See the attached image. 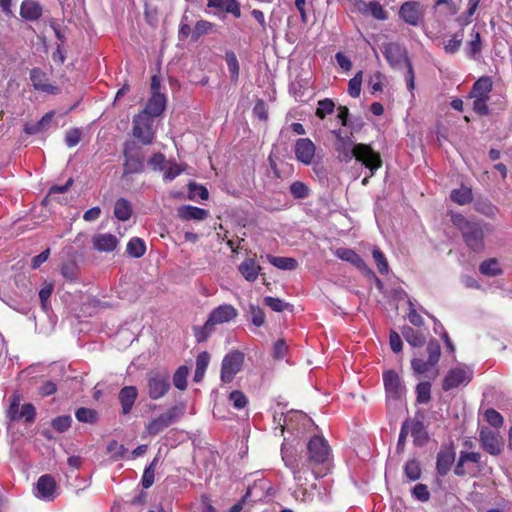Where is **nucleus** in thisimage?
Masks as SVG:
<instances>
[{"mask_svg": "<svg viewBox=\"0 0 512 512\" xmlns=\"http://www.w3.org/2000/svg\"><path fill=\"white\" fill-rule=\"evenodd\" d=\"M305 459H298L285 443L281 446L284 465L291 471L295 482H302L309 472L314 478L324 477L331 469V449L323 436L314 435L306 445Z\"/></svg>", "mask_w": 512, "mask_h": 512, "instance_id": "1", "label": "nucleus"}, {"mask_svg": "<svg viewBox=\"0 0 512 512\" xmlns=\"http://www.w3.org/2000/svg\"><path fill=\"white\" fill-rule=\"evenodd\" d=\"M335 137V150L338 153V158L342 162H350L353 158L360 161L367 168L370 169V176L381 167L382 161L378 153L366 144H356L352 140L351 135H343L340 129L331 131Z\"/></svg>", "mask_w": 512, "mask_h": 512, "instance_id": "2", "label": "nucleus"}, {"mask_svg": "<svg viewBox=\"0 0 512 512\" xmlns=\"http://www.w3.org/2000/svg\"><path fill=\"white\" fill-rule=\"evenodd\" d=\"M238 316V310L231 304H222L214 309L208 315L204 325L196 332L197 340L204 341L215 330L216 325L228 323Z\"/></svg>", "mask_w": 512, "mask_h": 512, "instance_id": "3", "label": "nucleus"}, {"mask_svg": "<svg viewBox=\"0 0 512 512\" xmlns=\"http://www.w3.org/2000/svg\"><path fill=\"white\" fill-rule=\"evenodd\" d=\"M123 175L139 174L144 171V154L142 148L134 141H126L123 147Z\"/></svg>", "mask_w": 512, "mask_h": 512, "instance_id": "4", "label": "nucleus"}, {"mask_svg": "<svg viewBox=\"0 0 512 512\" xmlns=\"http://www.w3.org/2000/svg\"><path fill=\"white\" fill-rule=\"evenodd\" d=\"M383 383L388 409L396 408L406 392L402 379L394 370H386L383 372Z\"/></svg>", "mask_w": 512, "mask_h": 512, "instance_id": "5", "label": "nucleus"}, {"mask_svg": "<svg viewBox=\"0 0 512 512\" xmlns=\"http://www.w3.org/2000/svg\"><path fill=\"white\" fill-rule=\"evenodd\" d=\"M454 223L461 230L465 243L473 251L479 252L483 249V231L477 223L470 222L461 215L454 218Z\"/></svg>", "mask_w": 512, "mask_h": 512, "instance_id": "6", "label": "nucleus"}, {"mask_svg": "<svg viewBox=\"0 0 512 512\" xmlns=\"http://www.w3.org/2000/svg\"><path fill=\"white\" fill-rule=\"evenodd\" d=\"M185 408L182 405H175L166 412L149 421L145 427L150 436H156L166 428L176 423L184 414Z\"/></svg>", "mask_w": 512, "mask_h": 512, "instance_id": "7", "label": "nucleus"}, {"mask_svg": "<svg viewBox=\"0 0 512 512\" xmlns=\"http://www.w3.org/2000/svg\"><path fill=\"white\" fill-rule=\"evenodd\" d=\"M154 121L155 118L142 112L133 117L132 134L143 145H150L154 142L156 134Z\"/></svg>", "mask_w": 512, "mask_h": 512, "instance_id": "8", "label": "nucleus"}, {"mask_svg": "<svg viewBox=\"0 0 512 512\" xmlns=\"http://www.w3.org/2000/svg\"><path fill=\"white\" fill-rule=\"evenodd\" d=\"M426 351L428 359L425 361L420 357H415L411 361L412 369L417 374H424L435 368L439 362L441 355L440 344L437 340L432 339L428 342Z\"/></svg>", "mask_w": 512, "mask_h": 512, "instance_id": "9", "label": "nucleus"}, {"mask_svg": "<svg viewBox=\"0 0 512 512\" xmlns=\"http://www.w3.org/2000/svg\"><path fill=\"white\" fill-rule=\"evenodd\" d=\"M170 389V376L166 371H151L147 375L148 395L152 400L162 398Z\"/></svg>", "mask_w": 512, "mask_h": 512, "instance_id": "10", "label": "nucleus"}, {"mask_svg": "<svg viewBox=\"0 0 512 512\" xmlns=\"http://www.w3.org/2000/svg\"><path fill=\"white\" fill-rule=\"evenodd\" d=\"M244 358V353L239 350H233L224 356L220 376L223 383H230L233 381L236 374L242 369Z\"/></svg>", "mask_w": 512, "mask_h": 512, "instance_id": "11", "label": "nucleus"}, {"mask_svg": "<svg viewBox=\"0 0 512 512\" xmlns=\"http://www.w3.org/2000/svg\"><path fill=\"white\" fill-rule=\"evenodd\" d=\"M473 369L466 365H459L448 371L445 376L442 388L444 391L468 385L473 378Z\"/></svg>", "mask_w": 512, "mask_h": 512, "instance_id": "12", "label": "nucleus"}, {"mask_svg": "<svg viewBox=\"0 0 512 512\" xmlns=\"http://www.w3.org/2000/svg\"><path fill=\"white\" fill-rule=\"evenodd\" d=\"M282 432L286 429L289 432L302 434L305 430L313 426L311 418L300 411H292L284 416Z\"/></svg>", "mask_w": 512, "mask_h": 512, "instance_id": "13", "label": "nucleus"}, {"mask_svg": "<svg viewBox=\"0 0 512 512\" xmlns=\"http://www.w3.org/2000/svg\"><path fill=\"white\" fill-rule=\"evenodd\" d=\"M482 448L490 455L497 456L502 452L503 443L499 434L488 428H482L479 433Z\"/></svg>", "mask_w": 512, "mask_h": 512, "instance_id": "14", "label": "nucleus"}, {"mask_svg": "<svg viewBox=\"0 0 512 512\" xmlns=\"http://www.w3.org/2000/svg\"><path fill=\"white\" fill-rule=\"evenodd\" d=\"M316 146L309 138H299L294 145L296 159L304 165H311L315 156Z\"/></svg>", "mask_w": 512, "mask_h": 512, "instance_id": "15", "label": "nucleus"}, {"mask_svg": "<svg viewBox=\"0 0 512 512\" xmlns=\"http://www.w3.org/2000/svg\"><path fill=\"white\" fill-rule=\"evenodd\" d=\"M424 11L419 2L409 1L401 5L399 16L408 24L417 26L422 20Z\"/></svg>", "mask_w": 512, "mask_h": 512, "instance_id": "16", "label": "nucleus"}, {"mask_svg": "<svg viewBox=\"0 0 512 512\" xmlns=\"http://www.w3.org/2000/svg\"><path fill=\"white\" fill-rule=\"evenodd\" d=\"M57 484L55 479L45 474L39 477L36 483V497L46 501H52L55 499L57 493Z\"/></svg>", "mask_w": 512, "mask_h": 512, "instance_id": "17", "label": "nucleus"}, {"mask_svg": "<svg viewBox=\"0 0 512 512\" xmlns=\"http://www.w3.org/2000/svg\"><path fill=\"white\" fill-rule=\"evenodd\" d=\"M30 80L35 90L46 94L55 95L59 92V88L48 83L47 75L40 68H33L30 71Z\"/></svg>", "mask_w": 512, "mask_h": 512, "instance_id": "18", "label": "nucleus"}, {"mask_svg": "<svg viewBox=\"0 0 512 512\" xmlns=\"http://www.w3.org/2000/svg\"><path fill=\"white\" fill-rule=\"evenodd\" d=\"M166 107V97L163 93H152L144 109L141 111L153 118L159 117Z\"/></svg>", "mask_w": 512, "mask_h": 512, "instance_id": "19", "label": "nucleus"}, {"mask_svg": "<svg viewBox=\"0 0 512 512\" xmlns=\"http://www.w3.org/2000/svg\"><path fill=\"white\" fill-rule=\"evenodd\" d=\"M137 397L138 390L135 386H125L119 391L118 400L123 415H128L132 411Z\"/></svg>", "mask_w": 512, "mask_h": 512, "instance_id": "20", "label": "nucleus"}, {"mask_svg": "<svg viewBox=\"0 0 512 512\" xmlns=\"http://www.w3.org/2000/svg\"><path fill=\"white\" fill-rule=\"evenodd\" d=\"M118 243L117 237L110 233L96 234L92 237L93 248L99 252H112Z\"/></svg>", "mask_w": 512, "mask_h": 512, "instance_id": "21", "label": "nucleus"}, {"mask_svg": "<svg viewBox=\"0 0 512 512\" xmlns=\"http://www.w3.org/2000/svg\"><path fill=\"white\" fill-rule=\"evenodd\" d=\"M408 433L413 437L416 446H423L429 439L428 432L422 420H408Z\"/></svg>", "mask_w": 512, "mask_h": 512, "instance_id": "22", "label": "nucleus"}, {"mask_svg": "<svg viewBox=\"0 0 512 512\" xmlns=\"http://www.w3.org/2000/svg\"><path fill=\"white\" fill-rule=\"evenodd\" d=\"M207 6L215 8L218 12H226L234 17L241 16L240 5L237 0H207Z\"/></svg>", "mask_w": 512, "mask_h": 512, "instance_id": "23", "label": "nucleus"}, {"mask_svg": "<svg viewBox=\"0 0 512 512\" xmlns=\"http://www.w3.org/2000/svg\"><path fill=\"white\" fill-rule=\"evenodd\" d=\"M20 15L28 21H36L42 15L41 5L34 0H24L20 7Z\"/></svg>", "mask_w": 512, "mask_h": 512, "instance_id": "24", "label": "nucleus"}, {"mask_svg": "<svg viewBox=\"0 0 512 512\" xmlns=\"http://www.w3.org/2000/svg\"><path fill=\"white\" fill-rule=\"evenodd\" d=\"M383 55L392 67L399 66L404 59H408L400 47L394 43H388L384 46Z\"/></svg>", "mask_w": 512, "mask_h": 512, "instance_id": "25", "label": "nucleus"}, {"mask_svg": "<svg viewBox=\"0 0 512 512\" xmlns=\"http://www.w3.org/2000/svg\"><path fill=\"white\" fill-rule=\"evenodd\" d=\"M241 275L249 282H254L261 270L260 265L254 258H246L238 267Z\"/></svg>", "mask_w": 512, "mask_h": 512, "instance_id": "26", "label": "nucleus"}, {"mask_svg": "<svg viewBox=\"0 0 512 512\" xmlns=\"http://www.w3.org/2000/svg\"><path fill=\"white\" fill-rule=\"evenodd\" d=\"M178 215L183 220H204L208 217L209 212L205 209L184 205L178 209Z\"/></svg>", "mask_w": 512, "mask_h": 512, "instance_id": "27", "label": "nucleus"}, {"mask_svg": "<svg viewBox=\"0 0 512 512\" xmlns=\"http://www.w3.org/2000/svg\"><path fill=\"white\" fill-rule=\"evenodd\" d=\"M480 460L481 455L478 452L461 451L454 473L458 476H464L467 473L464 468L465 464H467L468 462L478 464Z\"/></svg>", "mask_w": 512, "mask_h": 512, "instance_id": "28", "label": "nucleus"}, {"mask_svg": "<svg viewBox=\"0 0 512 512\" xmlns=\"http://www.w3.org/2000/svg\"><path fill=\"white\" fill-rule=\"evenodd\" d=\"M455 460V453L452 450L441 451L437 455L436 469L439 475L448 473Z\"/></svg>", "mask_w": 512, "mask_h": 512, "instance_id": "29", "label": "nucleus"}, {"mask_svg": "<svg viewBox=\"0 0 512 512\" xmlns=\"http://www.w3.org/2000/svg\"><path fill=\"white\" fill-rule=\"evenodd\" d=\"M492 90V81L490 77H481L474 84L470 92V97L489 98Z\"/></svg>", "mask_w": 512, "mask_h": 512, "instance_id": "30", "label": "nucleus"}, {"mask_svg": "<svg viewBox=\"0 0 512 512\" xmlns=\"http://www.w3.org/2000/svg\"><path fill=\"white\" fill-rule=\"evenodd\" d=\"M471 39L466 43L465 53L471 59H477L482 51V42L480 33L472 29L470 34Z\"/></svg>", "mask_w": 512, "mask_h": 512, "instance_id": "31", "label": "nucleus"}, {"mask_svg": "<svg viewBox=\"0 0 512 512\" xmlns=\"http://www.w3.org/2000/svg\"><path fill=\"white\" fill-rule=\"evenodd\" d=\"M114 215L119 221H127L132 215V205L125 198H119L114 205Z\"/></svg>", "mask_w": 512, "mask_h": 512, "instance_id": "32", "label": "nucleus"}, {"mask_svg": "<svg viewBox=\"0 0 512 512\" xmlns=\"http://www.w3.org/2000/svg\"><path fill=\"white\" fill-rule=\"evenodd\" d=\"M401 333L404 339L413 347H421L425 343V337L423 334L414 330L410 326H403Z\"/></svg>", "mask_w": 512, "mask_h": 512, "instance_id": "33", "label": "nucleus"}, {"mask_svg": "<svg viewBox=\"0 0 512 512\" xmlns=\"http://www.w3.org/2000/svg\"><path fill=\"white\" fill-rule=\"evenodd\" d=\"M127 253L133 258H140L146 252L145 242L139 237H133L127 243Z\"/></svg>", "mask_w": 512, "mask_h": 512, "instance_id": "34", "label": "nucleus"}, {"mask_svg": "<svg viewBox=\"0 0 512 512\" xmlns=\"http://www.w3.org/2000/svg\"><path fill=\"white\" fill-rule=\"evenodd\" d=\"M209 361H210V355L208 352H205V351L201 352L197 356L196 369H195V374H194L195 382H200L203 379L206 369L208 367Z\"/></svg>", "mask_w": 512, "mask_h": 512, "instance_id": "35", "label": "nucleus"}, {"mask_svg": "<svg viewBox=\"0 0 512 512\" xmlns=\"http://www.w3.org/2000/svg\"><path fill=\"white\" fill-rule=\"evenodd\" d=\"M336 255L340 259L350 262L359 268L365 266L363 259L352 249L340 248L337 250Z\"/></svg>", "mask_w": 512, "mask_h": 512, "instance_id": "36", "label": "nucleus"}, {"mask_svg": "<svg viewBox=\"0 0 512 512\" xmlns=\"http://www.w3.org/2000/svg\"><path fill=\"white\" fill-rule=\"evenodd\" d=\"M450 197L455 203L465 205L472 201V190L468 187L462 186L459 189L452 190Z\"/></svg>", "mask_w": 512, "mask_h": 512, "instance_id": "37", "label": "nucleus"}, {"mask_svg": "<svg viewBox=\"0 0 512 512\" xmlns=\"http://www.w3.org/2000/svg\"><path fill=\"white\" fill-rule=\"evenodd\" d=\"M269 262L282 270H294L298 266L296 259L291 257L269 256Z\"/></svg>", "mask_w": 512, "mask_h": 512, "instance_id": "38", "label": "nucleus"}, {"mask_svg": "<svg viewBox=\"0 0 512 512\" xmlns=\"http://www.w3.org/2000/svg\"><path fill=\"white\" fill-rule=\"evenodd\" d=\"M481 274L489 277L497 276L501 273L499 263L495 258L483 261L479 266Z\"/></svg>", "mask_w": 512, "mask_h": 512, "instance_id": "39", "label": "nucleus"}, {"mask_svg": "<svg viewBox=\"0 0 512 512\" xmlns=\"http://www.w3.org/2000/svg\"><path fill=\"white\" fill-rule=\"evenodd\" d=\"M463 41V32L455 33L450 39L444 42V51L447 54H455L461 47Z\"/></svg>", "mask_w": 512, "mask_h": 512, "instance_id": "40", "label": "nucleus"}, {"mask_svg": "<svg viewBox=\"0 0 512 512\" xmlns=\"http://www.w3.org/2000/svg\"><path fill=\"white\" fill-rule=\"evenodd\" d=\"M404 473L409 480H418L421 476V468L419 462L415 459L408 460L404 466Z\"/></svg>", "mask_w": 512, "mask_h": 512, "instance_id": "41", "label": "nucleus"}, {"mask_svg": "<svg viewBox=\"0 0 512 512\" xmlns=\"http://www.w3.org/2000/svg\"><path fill=\"white\" fill-rule=\"evenodd\" d=\"M225 60L231 74V79L233 81H237L239 77V63L235 53L233 51L226 52Z\"/></svg>", "mask_w": 512, "mask_h": 512, "instance_id": "42", "label": "nucleus"}, {"mask_svg": "<svg viewBox=\"0 0 512 512\" xmlns=\"http://www.w3.org/2000/svg\"><path fill=\"white\" fill-rule=\"evenodd\" d=\"M157 463L158 458L155 457L150 465L145 468L141 481L143 488L148 489L153 485Z\"/></svg>", "mask_w": 512, "mask_h": 512, "instance_id": "43", "label": "nucleus"}, {"mask_svg": "<svg viewBox=\"0 0 512 512\" xmlns=\"http://www.w3.org/2000/svg\"><path fill=\"white\" fill-rule=\"evenodd\" d=\"M306 482H307L306 476H305V479H303L301 483L296 482L297 489H295L293 495H294L295 499L298 501L311 502L313 500V493L304 487Z\"/></svg>", "mask_w": 512, "mask_h": 512, "instance_id": "44", "label": "nucleus"}, {"mask_svg": "<svg viewBox=\"0 0 512 512\" xmlns=\"http://www.w3.org/2000/svg\"><path fill=\"white\" fill-rule=\"evenodd\" d=\"M334 109V102L331 99L326 98L318 102L315 115L320 119H324L327 115L332 114L334 112Z\"/></svg>", "mask_w": 512, "mask_h": 512, "instance_id": "45", "label": "nucleus"}, {"mask_svg": "<svg viewBox=\"0 0 512 512\" xmlns=\"http://www.w3.org/2000/svg\"><path fill=\"white\" fill-rule=\"evenodd\" d=\"M75 417L79 422L92 424L97 420V413L93 409L81 407L76 410Z\"/></svg>", "mask_w": 512, "mask_h": 512, "instance_id": "46", "label": "nucleus"}, {"mask_svg": "<svg viewBox=\"0 0 512 512\" xmlns=\"http://www.w3.org/2000/svg\"><path fill=\"white\" fill-rule=\"evenodd\" d=\"M188 368L180 366L173 375V384L179 390H185L187 387Z\"/></svg>", "mask_w": 512, "mask_h": 512, "instance_id": "47", "label": "nucleus"}, {"mask_svg": "<svg viewBox=\"0 0 512 512\" xmlns=\"http://www.w3.org/2000/svg\"><path fill=\"white\" fill-rule=\"evenodd\" d=\"M417 402L427 404L431 399V384L429 382H420L416 387Z\"/></svg>", "mask_w": 512, "mask_h": 512, "instance_id": "48", "label": "nucleus"}, {"mask_svg": "<svg viewBox=\"0 0 512 512\" xmlns=\"http://www.w3.org/2000/svg\"><path fill=\"white\" fill-rule=\"evenodd\" d=\"M248 313L250 320L254 326L261 327L264 325L265 313L259 306L250 304Z\"/></svg>", "mask_w": 512, "mask_h": 512, "instance_id": "49", "label": "nucleus"}, {"mask_svg": "<svg viewBox=\"0 0 512 512\" xmlns=\"http://www.w3.org/2000/svg\"><path fill=\"white\" fill-rule=\"evenodd\" d=\"M366 15H371L377 20H385L387 18L386 11L377 1H371L367 4Z\"/></svg>", "mask_w": 512, "mask_h": 512, "instance_id": "50", "label": "nucleus"}, {"mask_svg": "<svg viewBox=\"0 0 512 512\" xmlns=\"http://www.w3.org/2000/svg\"><path fill=\"white\" fill-rule=\"evenodd\" d=\"M362 76L363 72L359 71L355 74L353 78L349 80L348 83V92L349 95L353 98H357L360 96L361 85H362Z\"/></svg>", "mask_w": 512, "mask_h": 512, "instance_id": "51", "label": "nucleus"}, {"mask_svg": "<svg viewBox=\"0 0 512 512\" xmlns=\"http://www.w3.org/2000/svg\"><path fill=\"white\" fill-rule=\"evenodd\" d=\"M309 188L301 181H295L290 185V193L296 199H304L309 196Z\"/></svg>", "mask_w": 512, "mask_h": 512, "instance_id": "52", "label": "nucleus"}, {"mask_svg": "<svg viewBox=\"0 0 512 512\" xmlns=\"http://www.w3.org/2000/svg\"><path fill=\"white\" fill-rule=\"evenodd\" d=\"M72 423V418L69 415L58 416L52 420V427L59 433L67 431Z\"/></svg>", "mask_w": 512, "mask_h": 512, "instance_id": "53", "label": "nucleus"}, {"mask_svg": "<svg viewBox=\"0 0 512 512\" xmlns=\"http://www.w3.org/2000/svg\"><path fill=\"white\" fill-rule=\"evenodd\" d=\"M208 196V190L204 186L195 183L189 185V198L191 200H206Z\"/></svg>", "mask_w": 512, "mask_h": 512, "instance_id": "54", "label": "nucleus"}, {"mask_svg": "<svg viewBox=\"0 0 512 512\" xmlns=\"http://www.w3.org/2000/svg\"><path fill=\"white\" fill-rule=\"evenodd\" d=\"M212 27H213V24L209 21H206V20L198 21L195 24L194 29L192 31V39L195 41L198 40L199 37H201L202 35L209 33V31L212 29Z\"/></svg>", "mask_w": 512, "mask_h": 512, "instance_id": "55", "label": "nucleus"}, {"mask_svg": "<svg viewBox=\"0 0 512 512\" xmlns=\"http://www.w3.org/2000/svg\"><path fill=\"white\" fill-rule=\"evenodd\" d=\"M229 400L232 402L233 407L238 410L245 408L248 404L246 395L239 390L232 391L229 395Z\"/></svg>", "mask_w": 512, "mask_h": 512, "instance_id": "56", "label": "nucleus"}, {"mask_svg": "<svg viewBox=\"0 0 512 512\" xmlns=\"http://www.w3.org/2000/svg\"><path fill=\"white\" fill-rule=\"evenodd\" d=\"M481 0H468L467 11L459 17L458 21L461 25H468L471 22V18L476 12Z\"/></svg>", "mask_w": 512, "mask_h": 512, "instance_id": "57", "label": "nucleus"}, {"mask_svg": "<svg viewBox=\"0 0 512 512\" xmlns=\"http://www.w3.org/2000/svg\"><path fill=\"white\" fill-rule=\"evenodd\" d=\"M484 415L486 421L495 428L501 427L504 423L502 415L493 408L487 409Z\"/></svg>", "mask_w": 512, "mask_h": 512, "instance_id": "58", "label": "nucleus"}, {"mask_svg": "<svg viewBox=\"0 0 512 512\" xmlns=\"http://www.w3.org/2000/svg\"><path fill=\"white\" fill-rule=\"evenodd\" d=\"M372 256L377 264L379 273H388L389 266L385 255L379 249L375 248L372 251Z\"/></svg>", "mask_w": 512, "mask_h": 512, "instance_id": "59", "label": "nucleus"}, {"mask_svg": "<svg viewBox=\"0 0 512 512\" xmlns=\"http://www.w3.org/2000/svg\"><path fill=\"white\" fill-rule=\"evenodd\" d=\"M404 64L406 66V72L404 75L405 82H406L408 90L410 92H412L415 89V74H414L413 66L409 59H404Z\"/></svg>", "mask_w": 512, "mask_h": 512, "instance_id": "60", "label": "nucleus"}, {"mask_svg": "<svg viewBox=\"0 0 512 512\" xmlns=\"http://www.w3.org/2000/svg\"><path fill=\"white\" fill-rule=\"evenodd\" d=\"M412 494L421 502H426L430 499V492L425 484H416L412 490Z\"/></svg>", "mask_w": 512, "mask_h": 512, "instance_id": "61", "label": "nucleus"}, {"mask_svg": "<svg viewBox=\"0 0 512 512\" xmlns=\"http://www.w3.org/2000/svg\"><path fill=\"white\" fill-rule=\"evenodd\" d=\"M165 163H166V159H165V156L162 153H155L148 160V165L154 171H162V170H164L165 169Z\"/></svg>", "mask_w": 512, "mask_h": 512, "instance_id": "62", "label": "nucleus"}, {"mask_svg": "<svg viewBox=\"0 0 512 512\" xmlns=\"http://www.w3.org/2000/svg\"><path fill=\"white\" fill-rule=\"evenodd\" d=\"M264 303L275 312H282L288 306V304L282 301L281 299L271 296L265 297Z\"/></svg>", "mask_w": 512, "mask_h": 512, "instance_id": "63", "label": "nucleus"}, {"mask_svg": "<svg viewBox=\"0 0 512 512\" xmlns=\"http://www.w3.org/2000/svg\"><path fill=\"white\" fill-rule=\"evenodd\" d=\"M288 352V345L284 339H278L273 347V357L275 359H283Z\"/></svg>", "mask_w": 512, "mask_h": 512, "instance_id": "64", "label": "nucleus"}]
</instances>
